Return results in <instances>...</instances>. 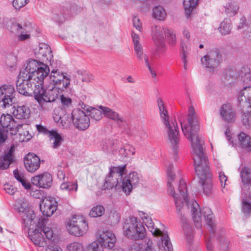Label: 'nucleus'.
Here are the masks:
<instances>
[{
  "label": "nucleus",
  "mask_w": 251,
  "mask_h": 251,
  "mask_svg": "<svg viewBox=\"0 0 251 251\" xmlns=\"http://www.w3.org/2000/svg\"><path fill=\"white\" fill-rule=\"evenodd\" d=\"M187 121L188 124L185 125H183L180 121L182 130L191 143L195 169L200 179V185L202 188L203 193L206 196H210L213 192L211 175L204 152V141L198 134L199 125L193 106L189 108Z\"/></svg>",
  "instance_id": "nucleus-1"
},
{
  "label": "nucleus",
  "mask_w": 251,
  "mask_h": 251,
  "mask_svg": "<svg viewBox=\"0 0 251 251\" xmlns=\"http://www.w3.org/2000/svg\"><path fill=\"white\" fill-rule=\"evenodd\" d=\"M178 191L187 203L188 208L190 209L196 226L197 227L201 226L202 215H203L207 226L210 228V232H214L216 225L215 224L214 216L211 209L207 207H203L202 209H201L199 204L197 201H192L191 202H189L188 194L187 193V188L186 184L183 179L179 180Z\"/></svg>",
  "instance_id": "nucleus-2"
},
{
  "label": "nucleus",
  "mask_w": 251,
  "mask_h": 251,
  "mask_svg": "<svg viewBox=\"0 0 251 251\" xmlns=\"http://www.w3.org/2000/svg\"><path fill=\"white\" fill-rule=\"evenodd\" d=\"M162 122L165 126L167 137L174 154H176L180 140L178 127L176 121L170 122L167 110L162 100L158 98L157 100Z\"/></svg>",
  "instance_id": "nucleus-3"
},
{
  "label": "nucleus",
  "mask_w": 251,
  "mask_h": 251,
  "mask_svg": "<svg viewBox=\"0 0 251 251\" xmlns=\"http://www.w3.org/2000/svg\"><path fill=\"white\" fill-rule=\"evenodd\" d=\"M20 72L25 73L26 76L30 75V77L37 80V83H41V82H44V79L49 74L50 69L45 63L31 59L21 69Z\"/></svg>",
  "instance_id": "nucleus-4"
},
{
  "label": "nucleus",
  "mask_w": 251,
  "mask_h": 251,
  "mask_svg": "<svg viewBox=\"0 0 251 251\" xmlns=\"http://www.w3.org/2000/svg\"><path fill=\"white\" fill-rule=\"evenodd\" d=\"M43 83V82L38 83V87L33 90L34 98L42 107L45 103H51L54 101L58 97L61 91L59 88L53 85H47L46 89H44Z\"/></svg>",
  "instance_id": "nucleus-5"
},
{
  "label": "nucleus",
  "mask_w": 251,
  "mask_h": 251,
  "mask_svg": "<svg viewBox=\"0 0 251 251\" xmlns=\"http://www.w3.org/2000/svg\"><path fill=\"white\" fill-rule=\"evenodd\" d=\"M123 231L124 235L134 240L142 239L146 235V229L143 224L133 216L130 217L125 222Z\"/></svg>",
  "instance_id": "nucleus-6"
},
{
  "label": "nucleus",
  "mask_w": 251,
  "mask_h": 251,
  "mask_svg": "<svg viewBox=\"0 0 251 251\" xmlns=\"http://www.w3.org/2000/svg\"><path fill=\"white\" fill-rule=\"evenodd\" d=\"M126 165L113 167L110 169L109 174L106 176L102 186L103 189H111L113 187L122 189L123 176L124 175Z\"/></svg>",
  "instance_id": "nucleus-7"
},
{
  "label": "nucleus",
  "mask_w": 251,
  "mask_h": 251,
  "mask_svg": "<svg viewBox=\"0 0 251 251\" xmlns=\"http://www.w3.org/2000/svg\"><path fill=\"white\" fill-rule=\"evenodd\" d=\"M53 232L49 226H44L42 229H35L29 234V236L35 245L40 247H46L50 243Z\"/></svg>",
  "instance_id": "nucleus-8"
},
{
  "label": "nucleus",
  "mask_w": 251,
  "mask_h": 251,
  "mask_svg": "<svg viewBox=\"0 0 251 251\" xmlns=\"http://www.w3.org/2000/svg\"><path fill=\"white\" fill-rule=\"evenodd\" d=\"M143 222L153 235L160 236V240L159 241V246L162 247L164 251H173V246L170 242L167 232L161 231L157 227H155L151 218L145 219Z\"/></svg>",
  "instance_id": "nucleus-9"
},
{
  "label": "nucleus",
  "mask_w": 251,
  "mask_h": 251,
  "mask_svg": "<svg viewBox=\"0 0 251 251\" xmlns=\"http://www.w3.org/2000/svg\"><path fill=\"white\" fill-rule=\"evenodd\" d=\"M25 74V73L20 72L16 83L17 90L24 96H29L31 95L33 87L36 89L38 83L37 80L30 77V75L26 76Z\"/></svg>",
  "instance_id": "nucleus-10"
},
{
  "label": "nucleus",
  "mask_w": 251,
  "mask_h": 251,
  "mask_svg": "<svg viewBox=\"0 0 251 251\" xmlns=\"http://www.w3.org/2000/svg\"><path fill=\"white\" fill-rule=\"evenodd\" d=\"M88 224L84 218L79 216H74L68 222L67 229L69 233L76 236H81L88 229Z\"/></svg>",
  "instance_id": "nucleus-11"
},
{
  "label": "nucleus",
  "mask_w": 251,
  "mask_h": 251,
  "mask_svg": "<svg viewBox=\"0 0 251 251\" xmlns=\"http://www.w3.org/2000/svg\"><path fill=\"white\" fill-rule=\"evenodd\" d=\"M71 119L74 126L79 130H85L90 126V118L83 109H74L72 112Z\"/></svg>",
  "instance_id": "nucleus-12"
},
{
  "label": "nucleus",
  "mask_w": 251,
  "mask_h": 251,
  "mask_svg": "<svg viewBox=\"0 0 251 251\" xmlns=\"http://www.w3.org/2000/svg\"><path fill=\"white\" fill-rule=\"evenodd\" d=\"M223 57L221 52L218 50H210L201 58L202 66L213 71L219 66L222 61Z\"/></svg>",
  "instance_id": "nucleus-13"
},
{
  "label": "nucleus",
  "mask_w": 251,
  "mask_h": 251,
  "mask_svg": "<svg viewBox=\"0 0 251 251\" xmlns=\"http://www.w3.org/2000/svg\"><path fill=\"white\" fill-rule=\"evenodd\" d=\"M15 89L11 85L0 87V108L5 109L14 103Z\"/></svg>",
  "instance_id": "nucleus-14"
},
{
  "label": "nucleus",
  "mask_w": 251,
  "mask_h": 251,
  "mask_svg": "<svg viewBox=\"0 0 251 251\" xmlns=\"http://www.w3.org/2000/svg\"><path fill=\"white\" fill-rule=\"evenodd\" d=\"M15 209L22 214L24 222L28 224L30 223L35 218L34 211L29 209V205L26 200L24 198L19 199L15 205Z\"/></svg>",
  "instance_id": "nucleus-15"
},
{
  "label": "nucleus",
  "mask_w": 251,
  "mask_h": 251,
  "mask_svg": "<svg viewBox=\"0 0 251 251\" xmlns=\"http://www.w3.org/2000/svg\"><path fill=\"white\" fill-rule=\"evenodd\" d=\"M173 168V165L170 164L167 169V174L168 178V181L167 183L168 192L170 195L173 196L177 214L181 216L182 214L180 212V209L183 206V201L180 200V198H178L177 197V194L176 193L174 188L171 184V181L174 180L175 176V175L172 172Z\"/></svg>",
  "instance_id": "nucleus-16"
},
{
  "label": "nucleus",
  "mask_w": 251,
  "mask_h": 251,
  "mask_svg": "<svg viewBox=\"0 0 251 251\" xmlns=\"http://www.w3.org/2000/svg\"><path fill=\"white\" fill-rule=\"evenodd\" d=\"M0 124L6 132L10 131L12 135H15L22 125L17 124L10 114H3L0 119Z\"/></svg>",
  "instance_id": "nucleus-17"
},
{
  "label": "nucleus",
  "mask_w": 251,
  "mask_h": 251,
  "mask_svg": "<svg viewBox=\"0 0 251 251\" xmlns=\"http://www.w3.org/2000/svg\"><path fill=\"white\" fill-rule=\"evenodd\" d=\"M122 189L126 195L131 192L133 188L136 187L140 181L139 175L136 172H132L128 175L123 176Z\"/></svg>",
  "instance_id": "nucleus-18"
},
{
  "label": "nucleus",
  "mask_w": 251,
  "mask_h": 251,
  "mask_svg": "<svg viewBox=\"0 0 251 251\" xmlns=\"http://www.w3.org/2000/svg\"><path fill=\"white\" fill-rule=\"evenodd\" d=\"M166 28L157 25H154L152 27V39L156 46V51L158 52L163 51L165 48L163 33L164 30Z\"/></svg>",
  "instance_id": "nucleus-19"
},
{
  "label": "nucleus",
  "mask_w": 251,
  "mask_h": 251,
  "mask_svg": "<svg viewBox=\"0 0 251 251\" xmlns=\"http://www.w3.org/2000/svg\"><path fill=\"white\" fill-rule=\"evenodd\" d=\"M49 85H53L54 86L63 84V88H67L68 87L70 82V79L66 76L64 74L59 71L58 70H52L49 78Z\"/></svg>",
  "instance_id": "nucleus-20"
},
{
  "label": "nucleus",
  "mask_w": 251,
  "mask_h": 251,
  "mask_svg": "<svg viewBox=\"0 0 251 251\" xmlns=\"http://www.w3.org/2000/svg\"><path fill=\"white\" fill-rule=\"evenodd\" d=\"M219 113L222 119L226 122L231 123L236 120L235 110L230 103L222 104L219 109Z\"/></svg>",
  "instance_id": "nucleus-21"
},
{
  "label": "nucleus",
  "mask_w": 251,
  "mask_h": 251,
  "mask_svg": "<svg viewBox=\"0 0 251 251\" xmlns=\"http://www.w3.org/2000/svg\"><path fill=\"white\" fill-rule=\"evenodd\" d=\"M35 55L37 58L46 63L50 62L51 65L53 61V54L50 48L46 44H40L38 49L35 50Z\"/></svg>",
  "instance_id": "nucleus-22"
},
{
  "label": "nucleus",
  "mask_w": 251,
  "mask_h": 251,
  "mask_svg": "<svg viewBox=\"0 0 251 251\" xmlns=\"http://www.w3.org/2000/svg\"><path fill=\"white\" fill-rule=\"evenodd\" d=\"M24 161L25 167L29 172L34 173L40 167V158L34 153H28L25 157Z\"/></svg>",
  "instance_id": "nucleus-23"
},
{
  "label": "nucleus",
  "mask_w": 251,
  "mask_h": 251,
  "mask_svg": "<svg viewBox=\"0 0 251 251\" xmlns=\"http://www.w3.org/2000/svg\"><path fill=\"white\" fill-rule=\"evenodd\" d=\"M97 240L103 247L111 249L114 247L116 238L112 232L106 230L100 234Z\"/></svg>",
  "instance_id": "nucleus-24"
},
{
  "label": "nucleus",
  "mask_w": 251,
  "mask_h": 251,
  "mask_svg": "<svg viewBox=\"0 0 251 251\" xmlns=\"http://www.w3.org/2000/svg\"><path fill=\"white\" fill-rule=\"evenodd\" d=\"M31 180L34 185L41 188H48L51 186L52 179L50 174L45 173L32 177Z\"/></svg>",
  "instance_id": "nucleus-25"
},
{
  "label": "nucleus",
  "mask_w": 251,
  "mask_h": 251,
  "mask_svg": "<svg viewBox=\"0 0 251 251\" xmlns=\"http://www.w3.org/2000/svg\"><path fill=\"white\" fill-rule=\"evenodd\" d=\"M238 106L251 108V86H249L241 90L238 96Z\"/></svg>",
  "instance_id": "nucleus-26"
},
{
  "label": "nucleus",
  "mask_w": 251,
  "mask_h": 251,
  "mask_svg": "<svg viewBox=\"0 0 251 251\" xmlns=\"http://www.w3.org/2000/svg\"><path fill=\"white\" fill-rule=\"evenodd\" d=\"M57 202L53 200L46 198L43 200L40 208L43 215L47 217L51 216L57 209Z\"/></svg>",
  "instance_id": "nucleus-27"
},
{
  "label": "nucleus",
  "mask_w": 251,
  "mask_h": 251,
  "mask_svg": "<svg viewBox=\"0 0 251 251\" xmlns=\"http://www.w3.org/2000/svg\"><path fill=\"white\" fill-rule=\"evenodd\" d=\"M25 26L17 22H13L10 26V30L16 35H19V39L21 41H24L29 37V35L25 34L26 32Z\"/></svg>",
  "instance_id": "nucleus-28"
},
{
  "label": "nucleus",
  "mask_w": 251,
  "mask_h": 251,
  "mask_svg": "<svg viewBox=\"0 0 251 251\" xmlns=\"http://www.w3.org/2000/svg\"><path fill=\"white\" fill-rule=\"evenodd\" d=\"M92 79V75L86 71L78 70L72 75L71 80L75 84H78L81 80L82 82H89Z\"/></svg>",
  "instance_id": "nucleus-29"
},
{
  "label": "nucleus",
  "mask_w": 251,
  "mask_h": 251,
  "mask_svg": "<svg viewBox=\"0 0 251 251\" xmlns=\"http://www.w3.org/2000/svg\"><path fill=\"white\" fill-rule=\"evenodd\" d=\"M99 108L102 110L105 117L116 122L118 124L124 122V120L123 118L117 112L112 109L103 106H100Z\"/></svg>",
  "instance_id": "nucleus-30"
},
{
  "label": "nucleus",
  "mask_w": 251,
  "mask_h": 251,
  "mask_svg": "<svg viewBox=\"0 0 251 251\" xmlns=\"http://www.w3.org/2000/svg\"><path fill=\"white\" fill-rule=\"evenodd\" d=\"M81 108L83 109L86 111L88 117L91 118L96 121H99L102 117V114L103 113L102 110L94 107L87 108V106L85 105L83 103L81 105Z\"/></svg>",
  "instance_id": "nucleus-31"
},
{
  "label": "nucleus",
  "mask_w": 251,
  "mask_h": 251,
  "mask_svg": "<svg viewBox=\"0 0 251 251\" xmlns=\"http://www.w3.org/2000/svg\"><path fill=\"white\" fill-rule=\"evenodd\" d=\"M13 111V115L18 119H25L28 118L30 115V109L25 105L14 106Z\"/></svg>",
  "instance_id": "nucleus-32"
},
{
  "label": "nucleus",
  "mask_w": 251,
  "mask_h": 251,
  "mask_svg": "<svg viewBox=\"0 0 251 251\" xmlns=\"http://www.w3.org/2000/svg\"><path fill=\"white\" fill-rule=\"evenodd\" d=\"M241 115V122L243 125L247 129H251V108L239 107Z\"/></svg>",
  "instance_id": "nucleus-33"
},
{
  "label": "nucleus",
  "mask_w": 251,
  "mask_h": 251,
  "mask_svg": "<svg viewBox=\"0 0 251 251\" xmlns=\"http://www.w3.org/2000/svg\"><path fill=\"white\" fill-rule=\"evenodd\" d=\"M50 141H52V148L54 149H58L61 145L63 138L57 131L52 130V132H49Z\"/></svg>",
  "instance_id": "nucleus-34"
},
{
  "label": "nucleus",
  "mask_w": 251,
  "mask_h": 251,
  "mask_svg": "<svg viewBox=\"0 0 251 251\" xmlns=\"http://www.w3.org/2000/svg\"><path fill=\"white\" fill-rule=\"evenodd\" d=\"M239 143L241 147L249 151H251V137L243 132L238 135Z\"/></svg>",
  "instance_id": "nucleus-35"
},
{
  "label": "nucleus",
  "mask_w": 251,
  "mask_h": 251,
  "mask_svg": "<svg viewBox=\"0 0 251 251\" xmlns=\"http://www.w3.org/2000/svg\"><path fill=\"white\" fill-rule=\"evenodd\" d=\"M180 56L181 58L183 63L184 69L186 71L187 70V57L189 53L190 48L186 45L183 41H180Z\"/></svg>",
  "instance_id": "nucleus-36"
},
{
  "label": "nucleus",
  "mask_w": 251,
  "mask_h": 251,
  "mask_svg": "<svg viewBox=\"0 0 251 251\" xmlns=\"http://www.w3.org/2000/svg\"><path fill=\"white\" fill-rule=\"evenodd\" d=\"M167 14L164 8L161 5L154 6L152 9V16L154 18L160 21L165 19Z\"/></svg>",
  "instance_id": "nucleus-37"
},
{
  "label": "nucleus",
  "mask_w": 251,
  "mask_h": 251,
  "mask_svg": "<svg viewBox=\"0 0 251 251\" xmlns=\"http://www.w3.org/2000/svg\"><path fill=\"white\" fill-rule=\"evenodd\" d=\"M198 1V0H183V6L187 18L190 17L193 9L197 4Z\"/></svg>",
  "instance_id": "nucleus-38"
},
{
  "label": "nucleus",
  "mask_w": 251,
  "mask_h": 251,
  "mask_svg": "<svg viewBox=\"0 0 251 251\" xmlns=\"http://www.w3.org/2000/svg\"><path fill=\"white\" fill-rule=\"evenodd\" d=\"M182 220L183 221V230L186 236L187 241L191 244L193 238V231L192 227L188 224L187 220L182 217Z\"/></svg>",
  "instance_id": "nucleus-39"
},
{
  "label": "nucleus",
  "mask_w": 251,
  "mask_h": 251,
  "mask_svg": "<svg viewBox=\"0 0 251 251\" xmlns=\"http://www.w3.org/2000/svg\"><path fill=\"white\" fill-rule=\"evenodd\" d=\"M242 181L244 184L251 186V169L247 167L242 168L240 172Z\"/></svg>",
  "instance_id": "nucleus-40"
},
{
  "label": "nucleus",
  "mask_w": 251,
  "mask_h": 251,
  "mask_svg": "<svg viewBox=\"0 0 251 251\" xmlns=\"http://www.w3.org/2000/svg\"><path fill=\"white\" fill-rule=\"evenodd\" d=\"M241 80L246 85H251V70L248 67H244L242 69L239 74Z\"/></svg>",
  "instance_id": "nucleus-41"
},
{
  "label": "nucleus",
  "mask_w": 251,
  "mask_h": 251,
  "mask_svg": "<svg viewBox=\"0 0 251 251\" xmlns=\"http://www.w3.org/2000/svg\"><path fill=\"white\" fill-rule=\"evenodd\" d=\"M231 29V21L228 19H224L218 28L220 33L224 35L229 34L230 33Z\"/></svg>",
  "instance_id": "nucleus-42"
},
{
  "label": "nucleus",
  "mask_w": 251,
  "mask_h": 251,
  "mask_svg": "<svg viewBox=\"0 0 251 251\" xmlns=\"http://www.w3.org/2000/svg\"><path fill=\"white\" fill-rule=\"evenodd\" d=\"M218 241L219 243V248L220 251H229L230 242L225 237L220 234L217 237Z\"/></svg>",
  "instance_id": "nucleus-43"
},
{
  "label": "nucleus",
  "mask_w": 251,
  "mask_h": 251,
  "mask_svg": "<svg viewBox=\"0 0 251 251\" xmlns=\"http://www.w3.org/2000/svg\"><path fill=\"white\" fill-rule=\"evenodd\" d=\"M105 212V208L102 205H97L93 206L89 212V215L91 217L97 218L101 217Z\"/></svg>",
  "instance_id": "nucleus-44"
},
{
  "label": "nucleus",
  "mask_w": 251,
  "mask_h": 251,
  "mask_svg": "<svg viewBox=\"0 0 251 251\" xmlns=\"http://www.w3.org/2000/svg\"><path fill=\"white\" fill-rule=\"evenodd\" d=\"M78 186L76 182H63L60 185V189L62 190H65L69 193L73 191L76 192Z\"/></svg>",
  "instance_id": "nucleus-45"
},
{
  "label": "nucleus",
  "mask_w": 251,
  "mask_h": 251,
  "mask_svg": "<svg viewBox=\"0 0 251 251\" xmlns=\"http://www.w3.org/2000/svg\"><path fill=\"white\" fill-rule=\"evenodd\" d=\"M14 160L11 157L4 153L2 156L0 157V169L1 170L7 169L10 164L14 161Z\"/></svg>",
  "instance_id": "nucleus-46"
},
{
  "label": "nucleus",
  "mask_w": 251,
  "mask_h": 251,
  "mask_svg": "<svg viewBox=\"0 0 251 251\" xmlns=\"http://www.w3.org/2000/svg\"><path fill=\"white\" fill-rule=\"evenodd\" d=\"M164 33L167 38L169 44L172 47H174L176 43V39L174 31L172 29L166 28L164 30Z\"/></svg>",
  "instance_id": "nucleus-47"
},
{
  "label": "nucleus",
  "mask_w": 251,
  "mask_h": 251,
  "mask_svg": "<svg viewBox=\"0 0 251 251\" xmlns=\"http://www.w3.org/2000/svg\"><path fill=\"white\" fill-rule=\"evenodd\" d=\"M116 148V144L114 141L112 140H106L102 142V150L108 153L112 152Z\"/></svg>",
  "instance_id": "nucleus-48"
},
{
  "label": "nucleus",
  "mask_w": 251,
  "mask_h": 251,
  "mask_svg": "<svg viewBox=\"0 0 251 251\" xmlns=\"http://www.w3.org/2000/svg\"><path fill=\"white\" fill-rule=\"evenodd\" d=\"M225 9L227 14L229 16H233L237 13L239 7L237 3L233 1L226 4Z\"/></svg>",
  "instance_id": "nucleus-49"
},
{
  "label": "nucleus",
  "mask_w": 251,
  "mask_h": 251,
  "mask_svg": "<svg viewBox=\"0 0 251 251\" xmlns=\"http://www.w3.org/2000/svg\"><path fill=\"white\" fill-rule=\"evenodd\" d=\"M53 119L59 126H61L63 128H64L66 125L70 122V119H68V116L66 115L63 116L55 115L53 116Z\"/></svg>",
  "instance_id": "nucleus-50"
},
{
  "label": "nucleus",
  "mask_w": 251,
  "mask_h": 251,
  "mask_svg": "<svg viewBox=\"0 0 251 251\" xmlns=\"http://www.w3.org/2000/svg\"><path fill=\"white\" fill-rule=\"evenodd\" d=\"M132 38L134 45V50L135 53L143 51L142 45L139 43V37L137 34L134 32L132 33Z\"/></svg>",
  "instance_id": "nucleus-51"
},
{
  "label": "nucleus",
  "mask_w": 251,
  "mask_h": 251,
  "mask_svg": "<svg viewBox=\"0 0 251 251\" xmlns=\"http://www.w3.org/2000/svg\"><path fill=\"white\" fill-rule=\"evenodd\" d=\"M120 152L123 154L125 157H127L130 155L134 154L135 149L130 145L126 144L122 149H121Z\"/></svg>",
  "instance_id": "nucleus-52"
},
{
  "label": "nucleus",
  "mask_w": 251,
  "mask_h": 251,
  "mask_svg": "<svg viewBox=\"0 0 251 251\" xmlns=\"http://www.w3.org/2000/svg\"><path fill=\"white\" fill-rule=\"evenodd\" d=\"M242 212L246 216H248L251 213V203L246 200L242 201Z\"/></svg>",
  "instance_id": "nucleus-53"
},
{
  "label": "nucleus",
  "mask_w": 251,
  "mask_h": 251,
  "mask_svg": "<svg viewBox=\"0 0 251 251\" xmlns=\"http://www.w3.org/2000/svg\"><path fill=\"white\" fill-rule=\"evenodd\" d=\"M68 251H84L83 246L77 242H74L67 246Z\"/></svg>",
  "instance_id": "nucleus-54"
},
{
  "label": "nucleus",
  "mask_w": 251,
  "mask_h": 251,
  "mask_svg": "<svg viewBox=\"0 0 251 251\" xmlns=\"http://www.w3.org/2000/svg\"><path fill=\"white\" fill-rule=\"evenodd\" d=\"M103 246L98 240L90 244L88 247V251H103Z\"/></svg>",
  "instance_id": "nucleus-55"
},
{
  "label": "nucleus",
  "mask_w": 251,
  "mask_h": 251,
  "mask_svg": "<svg viewBox=\"0 0 251 251\" xmlns=\"http://www.w3.org/2000/svg\"><path fill=\"white\" fill-rule=\"evenodd\" d=\"M29 2V0H14L13 6L16 9H20Z\"/></svg>",
  "instance_id": "nucleus-56"
},
{
  "label": "nucleus",
  "mask_w": 251,
  "mask_h": 251,
  "mask_svg": "<svg viewBox=\"0 0 251 251\" xmlns=\"http://www.w3.org/2000/svg\"><path fill=\"white\" fill-rule=\"evenodd\" d=\"M244 34L247 38H251V15L248 18Z\"/></svg>",
  "instance_id": "nucleus-57"
},
{
  "label": "nucleus",
  "mask_w": 251,
  "mask_h": 251,
  "mask_svg": "<svg viewBox=\"0 0 251 251\" xmlns=\"http://www.w3.org/2000/svg\"><path fill=\"white\" fill-rule=\"evenodd\" d=\"M135 54H136L137 59L139 61H143V60H144V61L146 63V65H148V63H149L148 56L146 54H145L143 52V51L139 52H137V53H135Z\"/></svg>",
  "instance_id": "nucleus-58"
},
{
  "label": "nucleus",
  "mask_w": 251,
  "mask_h": 251,
  "mask_svg": "<svg viewBox=\"0 0 251 251\" xmlns=\"http://www.w3.org/2000/svg\"><path fill=\"white\" fill-rule=\"evenodd\" d=\"M20 141L21 142H27L30 140L32 136L28 131H25L23 133H19Z\"/></svg>",
  "instance_id": "nucleus-59"
},
{
  "label": "nucleus",
  "mask_w": 251,
  "mask_h": 251,
  "mask_svg": "<svg viewBox=\"0 0 251 251\" xmlns=\"http://www.w3.org/2000/svg\"><path fill=\"white\" fill-rule=\"evenodd\" d=\"M219 179L221 185L223 188H225L227 181V177L225 173L222 171L219 172Z\"/></svg>",
  "instance_id": "nucleus-60"
},
{
  "label": "nucleus",
  "mask_w": 251,
  "mask_h": 251,
  "mask_svg": "<svg viewBox=\"0 0 251 251\" xmlns=\"http://www.w3.org/2000/svg\"><path fill=\"white\" fill-rule=\"evenodd\" d=\"M46 247H47L46 251H62L60 248L56 245L52 240L50 241V243H49Z\"/></svg>",
  "instance_id": "nucleus-61"
},
{
  "label": "nucleus",
  "mask_w": 251,
  "mask_h": 251,
  "mask_svg": "<svg viewBox=\"0 0 251 251\" xmlns=\"http://www.w3.org/2000/svg\"><path fill=\"white\" fill-rule=\"evenodd\" d=\"M4 189L6 192L11 195H13L16 192V189H15L12 185L6 184L4 185Z\"/></svg>",
  "instance_id": "nucleus-62"
},
{
  "label": "nucleus",
  "mask_w": 251,
  "mask_h": 251,
  "mask_svg": "<svg viewBox=\"0 0 251 251\" xmlns=\"http://www.w3.org/2000/svg\"><path fill=\"white\" fill-rule=\"evenodd\" d=\"M133 24L134 27H135L137 29L139 30V31H141V29L142 28V25L140 23V20L136 16H134L133 18Z\"/></svg>",
  "instance_id": "nucleus-63"
},
{
  "label": "nucleus",
  "mask_w": 251,
  "mask_h": 251,
  "mask_svg": "<svg viewBox=\"0 0 251 251\" xmlns=\"http://www.w3.org/2000/svg\"><path fill=\"white\" fill-rule=\"evenodd\" d=\"M145 242H147V247L145 248L146 251H156L152 247L153 243L152 240L150 239H146Z\"/></svg>",
  "instance_id": "nucleus-64"
}]
</instances>
